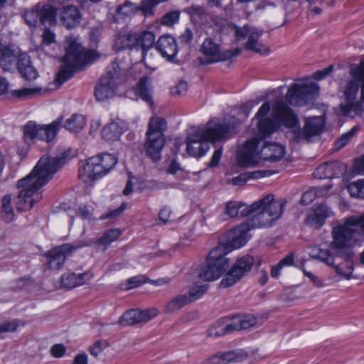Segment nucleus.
<instances>
[{
	"mask_svg": "<svg viewBox=\"0 0 364 364\" xmlns=\"http://www.w3.org/2000/svg\"><path fill=\"white\" fill-rule=\"evenodd\" d=\"M328 250L312 247L309 255L335 268L337 274L350 279L353 277V263L349 259L351 249L364 237V213L360 216L344 218L333 223Z\"/></svg>",
	"mask_w": 364,
	"mask_h": 364,
	"instance_id": "1",
	"label": "nucleus"
},
{
	"mask_svg": "<svg viewBox=\"0 0 364 364\" xmlns=\"http://www.w3.org/2000/svg\"><path fill=\"white\" fill-rule=\"evenodd\" d=\"M66 162L65 156L50 158L42 156L32 171L19 180L17 188L19 192L16 202L18 211H28L42 199L41 188L47 183L54 173Z\"/></svg>",
	"mask_w": 364,
	"mask_h": 364,
	"instance_id": "2",
	"label": "nucleus"
},
{
	"mask_svg": "<svg viewBox=\"0 0 364 364\" xmlns=\"http://www.w3.org/2000/svg\"><path fill=\"white\" fill-rule=\"evenodd\" d=\"M287 201L284 199H274L272 194L248 205L239 201H228L225 213L230 218H239L253 214L247 221L252 227H270L282 215Z\"/></svg>",
	"mask_w": 364,
	"mask_h": 364,
	"instance_id": "3",
	"label": "nucleus"
},
{
	"mask_svg": "<svg viewBox=\"0 0 364 364\" xmlns=\"http://www.w3.org/2000/svg\"><path fill=\"white\" fill-rule=\"evenodd\" d=\"M274 117L284 126L292 129V139L296 141H309L311 138L322 132L323 120L321 117H312L306 121L303 129H296L299 121L296 114L282 100H278L273 107Z\"/></svg>",
	"mask_w": 364,
	"mask_h": 364,
	"instance_id": "4",
	"label": "nucleus"
},
{
	"mask_svg": "<svg viewBox=\"0 0 364 364\" xmlns=\"http://www.w3.org/2000/svg\"><path fill=\"white\" fill-rule=\"evenodd\" d=\"M230 127L228 124H215L212 125L209 122L207 127L198 130L195 134L187 138L186 151L190 156L199 158L208 151L209 142L225 141L232 135Z\"/></svg>",
	"mask_w": 364,
	"mask_h": 364,
	"instance_id": "5",
	"label": "nucleus"
},
{
	"mask_svg": "<svg viewBox=\"0 0 364 364\" xmlns=\"http://www.w3.org/2000/svg\"><path fill=\"white\" fill-rule=\"evenodd\" d=\"M260 139L254 137L247 142L237 151V162L242 167H250L255 166L262 159L270 162H276L281 160L285 154V149L283 146L277 143H268L263 145L259 152L256 151V148Z\"/></svg>",
	"mask_w": 364,
	"mask_h": 364,
	"instance_id": "6",
	"label": "nucleus"
},
{
	"mask_svg": "<svg viewBox=\"0 0 364 364\" xmlns=\"http://www.w3.org/2000/svg\"><path fill=\"white\" fill-rule=\"evenodd\" d=\"M66 54L62 61L63 65L56 75V82L60 85L70 79L74 72L91 63L97 56L94 50H87L73 38L66 40Z\"/></svg>",
	"mask_w": 364,
	"mask_h": 364,
	"instance_id": "7",
	"label": "nucleus"
},
{
	"mask_svg": "<svg viewBox=\"0 0 364 364\" xmlns=\"http://www.w3.org/2000/svg\"><path fill=\"white\" fill-rule=\"evenodd\" d=\"M350 74L352 79L339 89L343 99L340 104V110L341 115L344 117H355L361 115L364 111L361 102L356 100L360 83L364 81V61L360 62L358 65H352Z\"/></svg>",
	"mask_w": 364,
	"mask_h": 364,
	"instance_id": "8",
	"label": "nucleus"
},
{
	"mask_svg": "<svg viewBox=\"0 0 364 364\" xmlns=\"http://www.w3.org/2000/svg\"><path fill=\"white\" fill-rule=\"evenodd\" d=\"M117 163L115 156L109 154H99L80 161L79 177L85 183L96 180L107 174Z\"/></svg>",
	"mask_w": 364,
	"mask_h": 364,
	"instance_id": "9",
	"label": "nucleus"
},
{
	"mask_svg": "<svg viewBox=\"0 0 364 364\" xmlns=\"http://www.w3.org/2000/svg\"><path fill=\"white\" fill-rule=\"evenodd\" d=\"M230 249L223 245H218L208 254L205 263L198 272V277L203 281H213L221 277L229 267V259L225 256Z\"/></svg>",
	"mask_w": 364,
	"mask_h": 364,
	"instance_id": "10",
	"label": "nucleus"
},
{
	"mask_svg": "<svg viewBox=\"0 0 364 364\" xmlns=\"http://www.w3.org/2000/svg\"><path fill=\"white\" fill-rule=\"evenodd\" d=\"M53 0L41 1L35 6L24 9L21 17L29 27H36L40 23L54 26L57 24V8L53 4Z\"/></svg>",
	"mask_w": 364,
	"mask_h": 364,
	"instance_id": "11",
	"label": "nucleus"
},
{
	"mask_svg": "<svg viewBox=\"0 0 364 364\" xmlns=\"http://www.w3.org/2000/svg\"><path fill=\"white\" fill-rule=\"evenodd\" d=\"M125 78L119 64L112 62L95 87V95L97 100L104 101L112 97L117 88L125 81Z\"/></svg>",
	"mask_w": 364,
	"mask_h": 364,
	"instance_id": "12",
	"label": "nucleus"
},
{
	"mask_svg": "<svg viewBox=\"0 0 364 364\" xmlns=\"http://www.w3.org/2000/svg\"><path fill=\"white\" fill-rule=\"evenodd\" d=\"M61 123V118L46 126L38 125L31 121L23 128L24 140L28 144L35 143L38 140L49 142L55 137Z\"/></svg>",
	"mask_w": 364,
	"mask_h": 364,
	"instance_id": "13",
	"label": "nucleus"
},
{
	"mask_svg": "<svg viewBox=\"0 0 364 364\" xmlns=\"http://www.w3.org/2000/svg\"><path fill=\"white\" fill-rule=\"evenodd\" d=\"M200 51L203 55V58L200 59V64L203 65L228 60L241 53V49L239 48L222 51L220 46L210 38H206L204 40L200 46Z\"/></svg>",
	"mask_w": 364,
	"mask_h": 364,
	"instance_id": "14",
	"label": "nucleus"
},
{
	"mask_svg": "<svg viewBox=\"0 0 364 364\" xmlns=\"http://www.w3.org/2000/svg\"><path fill=\"white\" fill-rule=\"evenodd\" d=\"M318 92L319 87L316 83H294L289 87L286 99L291 105L303 106L315 99Z\"/></svg>",
	"mask_w": 364,
	"mask_h": 364,
	"instance_id": "15",
	"label": "nucleus"
},
{
	"mask_svg": "<svg viewBox=\"0 0 364 364\" xmlns=\"http://www.w3.org/2000/svg\"><path fill=\"white\" fill-rule=\"evenodd\" d=\"M235 33L238 40L245 39L247 37V40L244 46L247 50L264 55L269 54V47L259 41L263 34L262 30L245 25L242 27H236Z\"/></svg>",
	"mask_w": 364,
	"mask_h": 364,
	"instance_id": "16",
	"label": "nucleus"
},
{
	"mask_svg": "<svg viewBox=\"0 0 364 364\" xmlns=\"http://www.w3.org/2000/svg\"><path fill=\"white\" fill-rule=\"evenodd\" d=\"M254 263L255 259L250 255L238 258L220 281V287L227 288L235 284L251 270Z\"/></svg>",
	"mask_w": 364,
	"mask_h": 364,
	"instance_id": "17",
	"label": "nucleus"
},
{
	"mask_svg": "<svg viewBox=\"0 0 364 364\" xmlns=\"http://www.w3.org/2000/svg\"><path fill=\"white\" fill-rule=\"evenodd\" d=\"M91 244V241L87 243H80L77 245L64 244L61 246L53 248L47 254L49 268L51 269L59 270L64 264L68 254H70L73 250L79 247L88 246Z\"/></svg>",
	"mask_w": 364,
	"mask_h": 364,
	"instance_id": "18",
	"label": "nucleus"
},
{
	"mask_svg": "<svg viewBox=\"0 0 364 364\" xmlns=\"http://www.w3.org/2000/svg\"><path fill=\"white\" fill-rule=\"evenodd\" d=\"M250 221L241 223L235 227L229 232L228 242L221 243L219 245H223L230 249V252L234 249H237L243 246L250 239L249 231L257 227H252Z\"/></svg>",
	"mask_w": 364,
	"mask_h": 364,
	"instance_id": "19",
	"label": "nucleus"
},
{
	"mask_svg": "<svg viewBox=\"0 0 364 364\" xmlns=\"http://www.w3.org/2000/svg\"><path fill=\"white\" fill-rule=\"evenodd\" d=\"M157 314L158 311L156 309H147L142 311L131 309L122 315L118 323L123 326H134L150 321L156 316Z\"/></svg>",
	"mask_w": 364,
	"mask_h": 364,
	"instance_id": "20",
	"label": "nucleus"
},
{
	"mask_svg": "<svg viewBox=\"0 0 364 364\" xmlns=\"http://www.w3.org/2000/svg\"><path fill=\"white\" fill-rule=\"evenodd\" d=\"M346 171V165L339 161L326 162L315 169L314 176L318 178H331L339 177Z\"/></svg>",
	"mask_w": 364,
	"mask_h": 364,
	"instance_id": "21",
	"label": "nucleus"
},
{
	"mask_svg": "<svg viewBox=\"0 0 364 364\" xmlns=\"http://www.w3.org/2000/svg\"><path fill=\"white\" fill-rule=\"evenodd\" d=\"M156 50L167 60H173L178 53L175 38L169 35L161 36L156 43Z\"/></svg>",
	"mask_w": 364,
	"mask_h": 364,
	"instance_id": "22",
	"label": "nucleus"
},
{
	"mask_svg": "<svg viewBox=\"0 0 364 364\" xmlns=\"http://www.w3.org/2000/svg\"><path fill=\"white\" fill-rule=\"evenodd\" d=\"M146 141L144 144V149L147 156L153 161H158L161 159V152L164 146V137H160L158 134L146 135Z\"/></svg>",
	"mask_w": 364,
	"mask_h": 364,
	"instance_id": "23",
	"label": "nucleus"
},
{
	"mask_svg": "<svg viewBox=\"0 0 364 364\" xmlns=\"http://www.w3.org/2000/svg\"><path fill=\"white\" fill-rule=\"evenodd\" d=\"M333 214L331 210L326 204H319L306 218V223L315 228H321L327 218Z\"/></svg>",
	"mask_w": 364,
	"mask_h": 364,
	"instance_id": "24",
	"label": "nucleus"
},
{
	"mask_svg": "<svg viewBox=\"0 0 364 364\" xmlns=\"http://www.w3.org/2000/svg\"><path fill=\"white\" fill-rule=\"evenodd\" d=\"M92 278V274L89 272L79 274L68 272L61 276L60 283L63 287L71 289L87 283Z\"/></svg>",
	"mask_w": 364,
	"mask_h": 364,
	"instance_id": "25",
	"label": "nucleus"
},
{
	"mask_svg": "<svg viewBox=\"0 0 364 364\" xmlns=\"http://www.w3.org/2000/svg\"><path fill=\"white\" fill-rule=\"evenodd\" d=\"M18 72L26 80H33L38 76L36 69L31 65L30 58L26 54H21L16 63Z\"/></svg>",
	"mask_w": 364,
	"mask_h": 364,
	"instance_id": "26",
	"label": "nucleus"
},
{
	"mask_svg": "<svg viewBox=\"0 0 364 364\" xmlns=\"http://www.w3.org/2000/svg\"><path fill=\"white\" fill-rule=\"evenodd\" d=\"M80 18L78 9L73 5L64 6L60 14V20L68 28L75 27L79 24Z\"/></svg>",
	"mask_w": 364,
	"mask_h": 364,
	"instance_id": "27",
	"label": "nucleus"
},
{
	"mask_svg": "<svg viewBox=\"0 0 364 364\" xmlns=\"http://www.w3.org/2000/svg\"><path fill=\"white\" fill-rule=\"evenodd\" d=\"M137 33L129 31L127 33H119L114 40V48L117 51L137 47Z\"/></svg>",
	"mask_w": 364,
	"mask_h": 364,
	"instance_id": "28",
	"label": "nucleus"
},
{
	"mask_svg": "<svg viewBox=\"0 0 364 364\" xmlns=\"http://www.w3.org/2000/svg\"><path fill=\"white\" fill-rule=\"evenodd\" d=\"M0 66L4 71H10L14 68V63L17 62V52L14 46H8L0 50Z\"/></svg>",
	"mask_w": 364,
	"mask_h": 364,
	"instance_id": "29",
	"label": "nucleus"
},
{
	"mask_svg": "<svg viewBox=\"0 0 364 364\" xmlns=\"http://www.w3.org/2000/svg\"><path fill=\"white\" fill-rule=\"evenodd\" d=\"M136 92L144 102L153 106L152 86L148 77L144 76L140 78L136 85Z\"/></svg>",
	"mask_w": 364,
	"mask_h": 364,
	"instance_id": "30",
	"label": "nucleus"
},
{
	"mask_svg": "<svg viewBox=\"0 0 364 364\" xmlns=\"http://www.w3.org/2000/svg\"><path fill=\"white\" fill-rule=\"evenodd\" d=\"M257 320L252 315L236 316L229 318L232 332L247 329L256 324Z\"/></svg>",
	"mask_w": 364,
	"mask_h": 364,
	"instance_id": "31",
	"label": "nucleus"
},
{
	"mask_svg": "<svg viewBox=\"0 0 364 364\" xmlns=\"http://www.w3.org/2000/svg\"><path fill=\"white\" fill-rule=\"evenodd\" d=\"M229 318H224L214 323L207 330V335L210 338H218L232 333Z\"/></svg>",
	"mask_w": 364,
	"mask_h": 364,
	"instance_id": "32",
	"label": "nucleus"
},
{
	"mask_svg": "<svg viewBox=\"0 0 364 364\" xmlns=\"http://www.w3.org/2000/svg\"><path fill=\"white\" fill-rule=\"evenodd\" d=\"M122 132V127L118 123L112 122L102 128L101 134L107 141H117Z\"/></svg>",
	"mask_w": 364,
	"mask_h": 364,
	"instance_id": "33",
	"label": "nucleus"
},
{
	"mask_svg": "<svg viewBox=\"0 0 364 364\" xmlns=\"http://www.w3.org/2000/svg\"><path fill=\"white\" fill-rule=\"evenodd\" d=\"M85 118L82 114H73L66 119L63 127L68 131L79 132L85 126Z\"/></svg>",
	"mask_w": 364,
	"mask_h": 364,
	"instance_id": "34",
	"label": "nucleus"
},
{
	"mask_svg": "<svg viewBox=\"0 0 364 364\" xmlns=\"http://www.w3.org/2000/svg\"><path fill=\"white\" fill-rule=\"evenodd\" d=\"M166 129V122L163 118L159 117H152L149 121L146 135L158 134L160 135V137H164V132Z\"/></svg>",
	"mask_w": 364,
	"mask_h": 364,
	"instance_id": "35",
	"label": "nucleus"
},
{
	"mask_svg": "<svg viewBox=\"0 0 364 364\" xmlns=\"http://www.w3.org/2000/svg\"><path fill=\"white\" fill-rule=\"evenodd\" d=\"M137 47H140L143 53L152 48L155 42V35L151 31H143L137 33Z\"/></svg>",
	"mask_w": 364,
	"mask_h": 364,
	"instance_id": "36",
	"label": "nucleus"
},
{
	"mask_svg": "<svg viewBox=\"0 0 364 364\" xmlns=\"http://www.w3.org/2000/svg\"><path fill=\"white\" fill-rule=\"evenodd\" d=\"M188 304L190 302L187 294H178L166 304L165 309L167 312L173 313Z\"/></svg>",
	"mask_w": 364,
	"mask_h": 364,
	"instance_id": "37",
	"label": "nucleus"
},
{
	"mask_svg": "<svg viewBox=\"0 0 364 364\" xmlns=\"http://www.w3.org/2000/svg\"><path fill=\"white\" fill-rule=\"evenodd\" d=\"M259 134L261 138L269 136L277 129V124L272 119H262L257 122Z\"/></svg>",
	"mask_w": 364,
	"mask_h": 364,
	"instance_id": "38",
	"label": "nucleus"
},
{
	"mask_svg": "<svg viewBox=\"0 0 364 364\" xmlns=\"http://www.w3.org/2000/svg\"><path fill=\"white\" fill-rule=\"evenodd\" d=\"M120 234L121 232L118 229L109 230L100 238L97 239L95 243L97 245H103V250H105L110 243L119 237Z\"/></svg>",
	"mask_w": 364,
	"mask_h": 364,
	"instance_id": "39",
	"label": "nucleus"
},
{
	"mask_svg": "<svg viewBox=\"0 0 364 364\" xmlns=\"http://www.w3.org/2000/svg\"><path fill=\"white\" fill-rule=\"evenodd\" d=\"M1 215L3 219L6 222H11L14 218V208L11 205V198L6 195L2 199Z\"/></svg>",
	"mask_w": 364,
	"mask_h": 364,
	"instance_id": "40",
	"label": "nucleus"
},
{
	"mask_svg": "<svg viewBox=\"0 0 364 364\" xmlns=\"http://www.w3.org/2000/svg\"><path fill=\"white\" fill-rule=\"evenodd\" d=\"M136 6L130 2H125L119 6L117 9V18H129L135 14L138 11Z\"/></svg>",
	"mask_w": 364,
	"mask_h": 364,
	"instance_id": "41",
	"label": "nucleus"
},
{
	"mask_svg": "<svg viewBox=\"0 0 364 364\" xmlns=\"http://www.w3.org/2000/svg\"><path fill=\"white\" fill-rule=\"evenodd\" d=\"M350 196L355 198H364V180H358L348 186Z\"/></svg>",
	"mask_w": 364,
	"mask_h": 364,
	"instance_id": "42",
	"label": "nucleus"
},
{
	"mask_svg": "<svg viewBox=\"0 0 364 364\" xmlns=\"http://www.w3.org/2000/svg\"><path fill=\"white\" fill-rule=\"evenodd\" d=\"M208 288V285L203 284V285H194L189 289L188 294H187V297L189 299V302L191 303L198 298H200L202 295L205 294Z\"/></svg>",
	"mask_w": 364,
	"mask_h": 364,
	"instance_id": "43",
	"label": "nucleus"
},
{
	"mask_svg": "<svg viewBox=\"0 0 364 364\" xmlns=\"http://www.w3.org/2000/svg\"><path fill=\"white\" fill-rule=\"evenodd\" d=\"M42 88L40 87H24L15 91V95L18 97H26L35 96L40 94Z\"/></svg>",
	"mask_w": 364,
	"mask_h": 364,
	"instance_id": "44",
	"label": "nucleus"
},
{
	"mask_svg": "<svg viewBox=\"0 0 364 364\" xmlns=\"http://www.w3.org/2000/svg\"><path fill=\"white\" fill-rule=\"evenodd\" d=\"M229 351L218 353L209 358L210 364H228L230 363Z\"/></svg>",
	"mask_w": 364,
	"mask_h": 364,
	"instance_id": "45",
	"label": "nucleus"
},
{
	"mask_svg": "<svg viewBox=\"0 0 364 364\" xmlns=\"http://www.w3.org/2000/svg\"><path fill=\"white\" fill-rule=\"evenodd\" d=\"M180 11H173L165 14L161 18V23L171 26L177 23L179 20Z\"/></svg>",
	"mask_w": 364,
	"mask_h": 364,
	"instance_id": "46",
	"label": "nucleus"
},
{
	"mask_svg": "<svg viewBox=\"0 0 364 364\" xmlns=\"http://www.w3.org/2000/svg\"><path fill=\"white\" fill-rule=\"evenodd\" d=\"M230 363H240L247 360V353L243 350L229 351Z\"/></svg>",
	"mask_w": 364,
	"mask_h": 364,
	"instance_id": "47",
	"label": "nucleus"
},
{
	"mask_svg": "<svg viewBox=\"0 0 364 364\" xmlns=\"http://www.w3.org/2000/svg\"><path fill=\"white\" fill-rule=\"evenodd\" d=\"M318 195L319 193L316 188H311L310 190L303 193L300 199V203L304 205H308L314 201L316 196Z\"/></svg>",
	"mask_w": 364,
	"mask_h": 364,
	"instance_id": "48",
	"label": "nucleus"
},
{
	"mask_svg": "<svg viewBox=\"0 0 364 364\" xmlns=\"http://www.w3.org/2000/svg\"><path fill=\"white\" fill-rule=\"evenodd\" d=\"M108 346L109 344L106 341H98L90 347L89 350L92 355L97 357Z\"/></svg>",
	"mask_w": 364,
	"mask_h": 364,
	"instance_id": "49",
	"label": "nucleus"
},
{
	"mask_svg": "<svg viewBox=\"0 0 364 364\" xmlns=\"http://www.w3.org/2000/svg\"><path fill=\"white\" fill-rule=\"evenodd\" d=\"M145 282V278L144 276H136L129 279L127 282L126 289H129L132 288H136L144 284Z\"/></svg>",
	"mask_w": 364,
	"mask_h": 364,
	"instance_id": "50",
	"label": "nucleus"
},
{
	"mask_svg": "<svg viewBox=\"0 0 364 364\" xmlns=\"http://www.w3.org/2000/svg\"><path fill=\"white\" fill-rule=\"evenodd\" d=\"M55 38V33L49 28H45L42 33V41L44 44L50 45L54 43Z\"/></svg>",
	"mask_w": 364,
	"mask_h": 364,
	"instance_id": "51",
	"label": "nucleus"
},
{
	"mask_svg": "<svg viewBox=\"0 0 364 364\" xmlns=\"http://www.w3.org/2000/svg\"><path fill=\"white\" fill-rule=\"evenodd\" d=\"M188 90V84L185 81L179 82L175 87L171 88V92L175 95H182Z\"/></svg>",
	"mask_w": 364,
	"mask_h": 364,
	"instance_id": "52",
	"label": "nucleus"
},
{
	"mask_svg": "<svg viewBox=\"0 0 364 364\" xmlns=\"http://www.w3.org/2000/svg\"><path fill=\"white\" fill-rule=\"evenodd\" d=\"M125 209V205L122 204L117 209L109 210L107 213L102 215L100 218V220H105L107 218H114L118 217Z\"/></svg>",
	"mask_w": 364,
	"mask_h": 364,
	"instance_id": "53",
	"label": "nucleus"
},
{
	"mask_svg": "<svg viewBox=\"0 0 364 364\" xmlns=\"http://www.w3.org/2000/svg\"><path fill=\"white\" fill-rule=\"evenodd\" d=\"M17 323L15 321H7L0 324V333L14 332L17 328Z\"/></svg>",
	"mask_w": 364,
	"mask_h": 364,
	"instance_id": "54",
	"label": "nucleus"
},
{
	"mask_svg": "<svg viewBox=\"0 0 364 364\" xmlns=\"http://www.w3.org/2000/svg\"><path fill=\"white\" fill-rule=\"evenodd\" d=\"M222 152H223L222 147L218 148L217 149L215 150L213 155L211 158V160L210 161V162L208 164L209 167L213 168V167H215L216 166H218V164L220 162L221 156H222Z\"/></svg>",
	"mask_w": 364,
	"mask_h": 364,
	"instance_id": "55",
	"label": "nucleus"
},
{
	"mask_svg": "<svg viewBox=\"0 0 364 364\" xmlns=\"http://www.w3.org/2000/svg\"><path fill=\"white\" fill-rule=\"evenodd\" d=\"M51 355L55 358L62 357L65 353V347L63 344H55L51 347Z\"/></svg>",
	"mask_w": 364,
	"mask_h": 364,
	"instance_id": "56",
	"label": "nucleus"
},
{
	"mask_svg": "<svg viewBox=\"0 0 364 364\" xmlns=\"http://www.w3.org/2000/svg\"><path fill=\"white\" fill-rule=\"evenodd\" d=\"M302 272L306 277H309L311 279V281L313 282V284L315 287H323V282L318 277L314 275L311 272H308L304 267L302 268Z\"/></svg>",
	"mask_w": 364,
	"mask_h": 364,
	"instance_id": "57",
	"label": "nucleus"
},
{
	"mask_svg": "<svg viewBox=\"0 0 364 364\" xmlns=\"http://www.w3.org/2000/svg\"><path fill=\"white\" fill-rule=\"evenodd\" d=\"M333 65H330L322 70H318L314 74V78L318 80L323 79L324 77L328 76L333 71Z\"/></svg>",
	"mask_w": 364,
	"mask_h": 364,
	"instance_id": "58",
	"label": "nucleus"
},
{
	"mask_svg": "<svg viewBox=\"0 0 364 364\" xmlns=\"http://www.w3.org/2000/svg\"><path fill=\"white\" fill-rule=\"evenodd\" d=\"M193 38V34L190 28H186L185 31L180 35L179 39L181 43L188 44L191 42Z\"/></svg>",
	"mask_w": 364,
	"mask_h": 364,
	"instance_id": "59",
	"label": "nucleus"
},
{
	"mask_svg": "<svg viewBox=\"0 0 364 364\" xmlns=\"http://www.w3.org/2000/svg\"><path fill=\"white\" fill-rule=\"evenodd\" d=\"M270 110V104L269 102H264L259 109L256 114V117L260 119L264 117Z\"/></svg>",
	"mask_w": 364,
	"mask_h": 364,
	"instance_id": "60",
	"label": "nucleus"
},
{
	"mask_svg": "<svg viewBox=\"0 0 364 364\" xmlns=\"http://www.w3.org/2000/svg\"><path fill=\"white\" fill-rule=\"evenodd\" d=\"M78 215L84 220H90L92 219V213L86 206L79 208Z\"/></svg>",
	"mask_w": 364,
	"mask_h": 364,
	"instance_id": "61",
	"label": "nucleus"
},
{
	"mask_svg": "<svg viewBox=\"0 0 364 364\" xmlns=\"http://www.w3.org/2000/svg\"><path fill=\"white\" fill-rule=\"evenodd\" d=\"M294 263V255L292 253L285 256L282 259L279 261V267H283L284 266H289Z\"/></svg>",
	"mask_w": 364,
	"mask_h": 364,
	"instance_id": "62",
	"label": "nucleus"
},
{
	"mask_svg": "<svg viewBox=\"0 0 364 364\" xmlns=\"http://www.w3.org/2000/svg\"><path fill=\"white\" fill-rule=\"evenodd\" d=\"M354 167L358 173H364V155L356 161Z\"/></svg>",
	"mask_w": 364,
	"mask_h": 364,
	"instance_id": "63",
	"label": "nucleus"
},
{
	"mask_svg": "<svg viewBox=\"0 0 364 364\" xmlns=\"http://www.w3.org/2000/svg\"><path fill=\"white\" fill-rule=\"evenodd\" d=\"M73 364H87V356L86 354L77 355L73 362Z\"/></svg>",
	"mask_w": 364,
	"mask_h": 364,
	"instance_id": "64",
	"label": "nucleus"
}]
</instances>
